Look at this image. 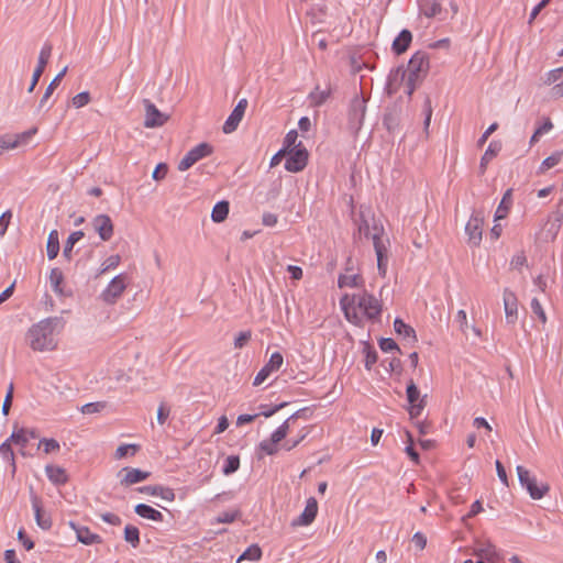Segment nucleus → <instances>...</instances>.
Masks as SVG:
<instances>
[{
	"mask_svg": "<svg viewBox=\"0 0 563 563\" xmlns=\"http://www.w3.org/2000/svg\"><path fill=\"white\" fill-rule=\"evenodd\" d=\"M429 70V58L427 53L417 52L410 58L406 69L397 68L388 78V87L390 91H396L400 82L405 81L406 92L411 96L417 86Z\"/></svg>",
	"mask_w": 563,
	"mask_h": 563,
	"instance_id": "obj_1",
	"label": "nucleus"
},
{
	"mask_svg": "<svg viewBox=\"0 0 563 563\" xmlns=\"http://www.w3.org/2000/svg\"><path fill=\"white\" fill-rule=\"evenodd\" d=\"M62 325L58 318H46L33 324L26 332L27 345L35 352H49L57 347L56 329Z\"/></svg>",
	"mask_w": 563,
	"mask_h": 563,
	"instance_id": "obj_2",
	"label": "nucleus"
},
{
	"mask_svg": "<svg viewBox=\"0 0 563 563\" xmlns=\"http://www.w3.org/2000/svg\"><path fill=\"white\" fill-rule=\"evenodd\" d=\"M341 307L347 320L356 318L360 309L368 319H377L382 312L380 302L371 294L364 291L360 295H344L340 300Z\"/></svg>",
	"mask_w": 563,
	"mask_h": 563,
	"instance_id": "obj_3",
	"label": "nucleus"
},
{
	"mask_svg": "<svg viewBox=\"0 0 563 563\" xmlns=\"http://www.w3.org/2000/svg\"><path fill=\"white\" fill-rule=\"evenodd\" d=\"M307 18L314 27H323L327 32L339 41L342 34H336V31L343 22V16L338 12H330L324 4L312 5L307 11Z\"/></svg>",
	"mask_w": 563,
	"mask_h": 563,
	"instance_id": "obj_4",
	"label": "nucleus"
},
{
	"mask_svg": "<svg viewBox=\"0 0 563 563\" xmlns=\"http://www.w3.org/2000/svg\"><path fill=\"white\" fill-rule=\"evenodd\" d=\"M517 474L520 484L527 489L532 499H541L549 493V484L545 482H538L537 477L523 466H517Z\"/></svg>",
	"mask_w": 563,
	"mask_h": 563,
	"instance_id": "obj_5",
	"label": "nucleus"
},
{
	"mask_svg": "<svg viewBox=\"0 0 563 563\" xmlns=\"http://www.w3.org/2000/svg\"><path fill=\"white\" fill-rule=\"evenodd\" d=\"M213 147L209 143H200L191 148L178 163V170L185 172L192 167L200 159L211 155Z\"/></svg>",
	"mask_w": 563,
	"mask_h": 563,
	"instance_id": "obj_6",
	"label": "nucleus"
},
{
	"mask_svg": "<svg viewBox=\"0 0 563 563\" xmlns=\"http://www.w3.org/2000/svg\"><path fill=\"white\" fill-rule=\"evenodd\" d=\"M407 400L409 402V415L411 418H417L421 415L427 404V395L421 396L420 390L413 380H410L406 389Z\"/></svg>",
	"mask_w": 563,
	"mask_h": 563,
	"instance_id": "obj_7",
	"label": "nucleus"
},
{
	"mask_svg": "<svg viewBox=\"0 0 563 563\" xmlns=\"http://www.w3.org/2000/svg\"><path fill=\"white\" fill-rule=\"evenodd\" d=\"M287 155L288 157L285 163V168L288 172L298 173L306 167L308 162V152L302 146L301 142H299L297 146L287 151Z\"/></svg>",
	"mask_w": 563,
	"mask_h": 563,
	"instance_id": "obj_8",
	"label": "nucleus"
},
{
	"mask_svg": "<svg viewBox=\"0 0 563 563\" xmlns=\"http://www.w3.org/2000/svg\"><path fill=\"white\" fill-rule=\"evenodd\" d=\"M126 288V277L123 274L115 276L102 291L101 298L107 303H114Z\"/></svg>",
	"mask_w": 563,
	"mask_h": 563,
	"instance_id": "obj_9",
	"label": "nucleus"
},
{
	"mask_svg": "<svg viewBox=\"0 0 563 563\" xmlns=\"http://www.w3.org/2000/svg\"><path fill=\"white\" fill-rule=\"evenodd\" d=\"M484 217L481 212H474L465 225L468 243L478 246L482 241Z\"/></svg>",
	"mask_w": 563,
	"mask_h": 563,
	"instance_id": "obj_10",
	"label": "nucleus"
},
{
	"mask_svg": "<svg viewBox=\"0 0 563 563\" xmlns=\"http://www.w3.org/2000/svg\"><path fill=\"white\" fill-rule=\"evenodd\" d=\"M284 363V357L279 352L271 355L269 361L263 366L254 378L253 385L260 386L263 384L272 373L278 371Z\"/></svg>",
	"mask_w": 563,
	"mask_h": 563,
	"instance_id": "obj_11",
	"label": "nucleus"
},
{
	"mask_svg": "<svg viewBox=\"0 0 563 563\" xmlns=\"http://www.w3.org/2000/svg\"><path fill=\"white\" fill-rule=\"evenodd\" d=\"M144 110H145V128H156L162 126L168 119V115L161 112L153 102L148 99L143 100Z\"/></svg>",
	"mask_w": 563,
	"mask_h": 563,
	"instance_id": "obj_12",
	"label": "nucleus"
},
{
	"mask_svg": "<svg viewBox=\"0 0 563 563\" xmlns=\"http://www.w3.org/2000/svg\"><path fill=\"white\" fill-rule=\"evenodd\" d=\"M151 473L133 467H123L118 472V478L122 486H131L150 477Z\"/></svg>",
	"mask_w": 563,
	"mask_h": 563,
	"instance_id": "obj_13",
	"label": "nucleus"
},
{
	"mask_svg": "<svg viewBox=\"0 0 563 563\" xmlns=\"http://www.w3.org/2000/svg\"><path fill=\"white\" fill-rule=\"evenodd\" d=\"M93 230L102 241H109L114 231L113 222L108 214H98L91 220Z\"/></svg>",
	"mask_w": 563,
	"mask_h": 563,
	"instance_id": "obj_14",
	"label": "nucleus"
},
{
	"mask_svg": "<svg viewBox=\"0 0 563 563\" xmlns=\"http://www.w3.org/2000/svg\"><path fill=\"white\" fill-rule=\"evenodd\" d=\"M365 115V100L360 97H354L350 104L349 121L351 128L358 130L362 125Z\"/></svg>",
	"mask_w": 563,
	"mask_h": 563,
	"instance_id": "obj_15",
	"label": "nucleus"
},
{
	"mask_svg": "<svg viewBox=\"0 0 563 563\" xmlns=\"http://www.w3.org/2000/svg\"><path fill=\"white\" fill-rule=\"evenodd\" d=\"M246 107H247L246 99H241L238 102V104L235 106V108L233 109V111L231 112V114L229 115V118L227 119V121L223 124L222 130L224 133L229 134L236 130V128L239 126L240 122L242 121V119L244 117Z\"/></svg>",
	"mask_w": 563,
	"mask_h": 563,
	"instance_id": "obj_16",
	"label": "nucleus"
},
{
	"mask_svg": "<svg viewBox=\"0 0 563 563\" xmlns=\"http://www.w3.org/2000/svg\"><path fill=\"white\" fill-rule=\"evenodd\" d=\"M503 300L506 321L510 324L516 323L518 319V299L516 294L511 291L509 288H505L503 294Z\"/></svg>",
	"mask_w": 563,
	"mask_h": 563,
	"instance_id": "obj_17",
	"label": "nucleus"
},
{
	"mask_svg": "<svg viewBox=\"0 0 563 563\" xmlns=\"http://www.w3.org/2000/svg\"><path fill=\"white\" fill-rule=\"evenodd\" d=\"M51 54H52V45L48 43L44 44V46L42 47V49L40 52L38 63L33 73L31 85L27 89L29 92H32L34 90L35 86L37 85V82H38L42 74L44 73L45 67L49 60Z\"/></svg>",
	"mask_w": 563,
	"mask_h": 563,
	"instance_id": "obj_18",
	"label": "nucleus"
},
{
	"mask_svg": "<svg viewBox=\"0 0 563 563\" xmlns=\"http://www.w3.org/2000/svg\"><path fill=\"white\" fill-rule=\"evenodd\" d=\"M318 514V501L316 498L310 497L307 500L305 510L302 514L292 520L291 526L292 527H300V526H309L316 518Z\"/></svg>",
	"mask_w": 563,
	"mask_h": 563,
	"instance_id": "obj_19",
	"label": "nucleus"
},
{
	"mask_svg": "<svg viewBox=\"0 0 563 563\" xmlns=\"http://www.w3.org/2000/svg\"><path fill=\"white\" fill-rule=\"evenodd\" d=\"M36 133V129L18 135H1L0 136V155L4 151L16 148L23 141L27 140L31 135Z\"/></svg>",
	"mask_w": 563,
	"mask_h": 563,
	"instance_id": "obj_20",
	"label": "nucleus"
},
{
	"mask_svg": "<svg viewBox=\"0 0 563 563\" xmlns=\"http://www.w3.org/2000/svg\"><path fill=\"white\" fill-rule=\"evenodd\" d=\"M31 503L37 526L43 530H49L52 528V518L49 515L44 512L40 497L32 494Z\"/></svg>",
	"mask_w": 563,
	"mask_h": 563,
	"instance_id": "obj_21",
	"label": "nucleus"
},
{
	"mask_svg": "<svg viewBox=\"0 0 563 563\" xmlns=\"http://www.w3.org/2000/svg\"><path fill=\"white\" fill-rule=\"evenodd\" d=\"M474 555L481 558V561L486 560L488 563H498L500 560V555L497 552L496 547L490 542L477 547L474 550Z\"/></svg>",
	"mask_w": 563,
	"mask_h": 563,
	"instance_id": "obj_22",
	"label": "nucleus"
},
{
	"mask_svg": "<svg viewBox=\"0 0 563 563\" xmlns=\"http://www.w3.org/2000/svg\"><path fill=\"white\" fill-rule=\"evenodd\" d=\"M71 528L75 530L77 540L86 545L101 543L102 539L99 534L92 533L87 527L77 526L70 522Z\"/></svg>",
	"mask_w": 563,
	"mask_h": 563,
	"instance_id": "obj_23",
	"label": "nucleus"
},
{
	"mask_svg": "<svg viewBox=\"0 0 563 563\" xmlns=\"http://www.w3.org/2000/svg\"><path fill=\"white\" fill-rule=\"evenodd\" d=\"M374 249L377 256V267L382 275L386 274L387 269V249L384 245L382 239L375 234L373 236Z\"/></svg>",
	"mask_w": 563,
	"mask_h": 563,
	"instance_id": "obj_24",
	"label": "nucleus"
},
{
	"mask_svg": "<svg viewBox=\"0 0 563 563\" xmlns=\"http://www.w3.org/2000/svg\"><path fill=\"white\" fill-rule=\"evenodd\" d=\"M139 492L152 496H159L162 499L167 501H173L175 499V493L172 488L159 485L143 486L139 488Z\"/></svg>",
	"mask_w": 563,
	"mask_h": 563,
	"instance_id": "obj_25",
	"label": "nucleus"
},
{
	"mask_svg": "<svg viewBox=\"0 0 563 563\" xmlns=\"http://www.w3.org/2000/svg\"><path fill=\"white\" fill-rule=\"evenodd\" d=\"M45 473L54 485H65L68 482L66 470L57 465H46Z\"/></svg>",
	"mask_w": 563,
	"mask_h": 563,
	"instance_id": "obj_26",
	"label": "nucleus"
},
{
	"mask_svg": "<svg viewBox=\"0 0 563 563\" xmlns=\"http://www.w3.org/2000/svg\"><path fill=\"white\" fill-rule=\"evenodd\" d=\"M501 151V142L500 141H492L485 151L484 155L481 158L479 164V173L484 174L486 172L488 163L498 155Z\"/></svg>",
	"mask_w": 563,
	"mask_h": 563,
	"instance_id": "obj_27",
	"label": "nucleus"
},
{
	"mask_svg": "<svg viewBox=\"0 0 563 563\" xmlns=\"http://www.w3.org/2000/svg\"><path fill=\"white\" fill-rule=\"evenodd\" d=\"M412 41V34L408 30H402L393 42V49L400 55L407 51Z\"/></svg>",
	"mask_w": 563,
	"mask_h": 563,
	"instance_id": "obj_28",
	"label": "nucleus"
},
{
	"mask_svg": "<svg viewBox=\"0 0 563 563\" xmlns=\"http://www.w3.org/2000/svg\"><path fill=\"white\" fill-rule=\"evenodd\" d=\"M134 511L142 518L150 519L153 521H163L162 512L148 505L139 504L135 506Z\"/></svg>",
	"mask_w": 563,
	"mask_h": 563,
	"instance_id": "obj_29",
	"label": "nucleus"
},
{
	"mask_svg": "<svg viewBox=\"0 0 563 563\" xmlns=\"http://www.w3.org/2000/svg\"><path fill=\"white\" fill-rule=\"evenodd\" d=\"M442 0H420V12L427 18H433L441 12Z\"/></svg>",
	"mask_w": 563,
	"mask_h": 563,
	"instance_id": "obj_30",
	"label": "nucleus"
},
{
	"mask_svg": "<svg viewBox=\"0 0 563 563\" xmlns=\"http://www.w3.org/2000/svg\"><path fill=\"white\" fill-rule=\"evenodd\" d=\"M330 95V88L321 90L319 86H316V88L309 93L308 99L312 107H320L328 100Z\"/></svg>",
	"mask_w": 563,
	"mask_h": 563,
	"instance_id": "obj_31",
	"label": "nucleus"
},
{
	"mask_svg": "<svg viewBox=\"0 0 563 563\" xmlns=\"http://www.w3.org/2000/svg\"><path fill=\"white\" fill-rule=\"evenodd\" d=\"M67 73V67H64L57 75L56 77L51 81V84L48 85V87L46 88V91L44 93V96L42 97L40 103H38V109H43L48 100V98L52 96L53 91L56 89V87L59 85L60 80L63 79V77L66 75Z\"/></svg>",
	"mask_w": 563,
	"mask_h": 563,
	"instance_id": "obj_32",
	"label": "nucleus"
},
{
	"mask_svg": "<svg viewBox=\"0 0 563 563\" xmlns=\"http://www.w3.org/2000/svg\"><path fill=\"white\" fill-rule=\"evenodd\" d=\"M47 256L49 260H54L59 252V239L57 230H52L47 238L46 244Z\"/></svg>",
	"mask_w": 563,
	"mask_h": 563,
	"instance_id": "obj_33",
	"label": "nucleus"
},
{
	"mask_svg": "<svg viewBox=\"0 0 563 563\" xmlns=\"http://www.w3.org/2000/svg\"><path fill=\"white\" fill-rule=\"evenodd\" d=\"M85 233L82 231H75L73 232L67 241L65 242L64 250H63V256L70 261L71 260V252L74 249V245L80 241L84 238Z\"/></svg>",
	"mask_w": 563,
	"mask_h": 563,
	"instance_id": "obj_34",
	"label": "nucleus"
},
{
	"mask_svg": "<svg viewBox=\"0 0 563 563\" xmlns=\"http://www.w3.org/2000/svg\"><path fill=\"white\" fill-rule=\"evenodd\" d=\"M228 214H229V202L220 201L213 207L211 218L214 222L220 223L227 219Z\"/></svg>",
	"mask_w": 563,
	"mask_h": 563,
	"instance_id": "obj_35",
	"label": "nucleus"
},
{
	"mask_svg": "<svg viewBox=\"0 0 563 563\" xmlns=\"http://www.w3.org/2000/svg\"><path fill=\"white\" fill-rule=\"evenodd\" d=\"M64 282L63 272L59 268H53L49 273V284L52 289L58 294L63 295L62 284Z\"/></svg>",
	"mask_w": 563,
	"mask_h": 563,
	"instance_id": "obj_36",
	"label": "nucleus"
},
{
	"mask_svg": "<svg viewBox=\"0 0 563 563\" xmlns=\"http://www.w3.org/2000/svg\"><path fill=\"white\" fill-rule=\"evenodd\" d=\"M562 158H563V152L562 151L554 152L552 155L547 157L541 163V165L539 167V173L543 174L547 170H549L550 168H553L554 166H556L562 161Z\"/></svg>",
	"mask_w": 563,
	"mask_h": 563,
	"instance_id": "obj_37",
	"label": "nucleus"
},
{
	"mask_svg": "<svg viewBox=\"0 0 563 563\" xmlns=\"http://www.w3.org/2000/svg\"><path fill=\"white\" fill-rule=\"evenodd\" d=\"M338 285L340 288L343 287H361L363 285V279L360 275H340Z\"/></svg>",
	"mask_w": 563,
	"mask_h": 563,
	"instance_id": "obj_38",
	"label": "nucleus"
},
{
	"mask_svg": "<svg viewBox=\"0 0 563 563\" xmlns=\"http://www.w3.org/2000/svg\"><path fill=\"white\" fill-rule=\"evenodd\" d=\"M512 200H511V189H508L496 210V219H503L507 216L508 210L510 208Z\"/></svg>",
	"mask_w": 563,
	"mask_h": 563,
	"instance_id": "obj_39",
	"label": "nucleus"
},
{
	"mask_svg": "<svg viewBox=\"0 0 563 563\" xmlns=\"http://www.w3.org/2000/svg\"><path fill=\"white\" fill-rule=\"evenodd\" d=\"M394 329L398 334L404 335L405 338H411L416 341L415 330L410 325L406 324L401 319H396L394 321Z\"/></svg>",
	"mask_w": 563,
	"mask_h": 563,
	"instance_id": "obj_40",
	"label": "nucleus"
},
{
	"mask_svg": "<svg viewBox=\"0 0 563 563\" xmlns=\"http://www.w3.org/2000/svg\"><path fill=\"white\" fill-rule=\"evenodd\" d=\"M124 540L129 542L133 548H136L140 543V531L135 526L128 525L124 528Z\"/></svg>",
	"mask_w": 563,
	"mask_h": 563,
	"instance_id": "obj_41",
	"label": "nucleus"
},
{
	"mask_svg": "<svg viewBox=\"0 0 563 563\" xmlns=\"http://www.w3.org/2000/svg\"><path fill=\"white\" fill-rule=\"evenodd\" d=\"M456 322L459 323L461 331L466 334V330L470 328V325L467 323V317H466V312L464 310L457 311ZM471 329L475 333L476 336H481V331L477 328L472 325Z\"/></svg>",
	"mask_w": 563,
	"mask_h": 563,
	"instance_id": "obj_42",
	"label": "nucleus"
},
{
	"mask_svg": "<svg viewBox=\"0 0 563 563\" xmlns=\"http://www.w3.org/2000/svg\"><path fill=\"white\" fill-rule=\"evenodd\" d=\"M9 439L15 444L25 446L29 442L27 429L21 428L19 430H14Z\"/></svg>",
	"mask_w": 563,
	"mask_h": 563,
	"instance_id": "obj_43",
	"label": "nucleus"
},
{
	"mask_svg": "<svg viewBox=\"0 0 563 563\" xmlns=\"http://www.w3.org/2000/svg\"><path fill=\"white\" fill-rule=\"evenodd\" d=\"M553 128V124L551 122L550 119H547L545 122L540 125L536 131L534 133L532 134L531 139H530V145H533L534 143H537L539 141V139L548 133L551 129Z\"/></svg>",
	"mask_w": 563,
	"mask_h": 563,
	"instance_id": "obj_44",
	"label": "nucleus"
},
{
	"mask_svg": "<svg viewBox=\"0 0 563 563\" xmlns=\"http://www.w3.org/2000/svg\"><path fill=\"white\" fill-rule=\"evenodd\" d=\"M240 467V459L235 455H230L225 460V464L223 466V473L225 475H230L234 472H236Z\"/></svg>",
	"mask_w": 563,
	"mask_h": 563,
	"instance_id": "obj_45",
	"label": "nucleus"
},
{
	"mask_svg": "<svg viewBox=\"0 0 563 563\" xmlns=\"http://www.w3.org/2000/svg\"><path fill=\"white\" fill-rule=\"evenodd\" d=\"M262 551L258 545H251L238 560L241 562L243 560L256 561L261 558Z\"/></svg>",
	"mask_w": 563,
	"mask_h": 563,
	"instance_id": "obj_46",
	"label": "nucleus"
},
{
	"mask_svg": "<svg viewBox=\"0 0 563 563\" xmlns=\"http://www.w3.org/2000/svg\"><path fill=\"white\" fill-rule=\"evenodd\" d=\"M139 451V445L136 444H122L115 451V459H123L128 454L134 455Z\"/></svg>",
	"mask_w": 563,
	"mask_h": 563,
	"instance_id": "obj_47",
	"label": "nucleus"
},
{
	"mask_svg": "<svg viewBox=\"0 0 563 563\" xmlns=\"http://www.w3.org/2000/svg\"><path fill=\"white\" fill-rule=\"evenodd\" d=\"M121 257L120 255H111L109 256L102 264L99 271V275L104 274L109 269L115 268L120 264Z\"/></svg>",
	"mask_w": 563,
	"mask_h": 563,
	"instance_id": "obj_48",
	"label": "nucleus"
},
{
	"mask_svg": "<svg viewBox=\"0 0 563 563\" xmlns=\"http://www.w3.org/2000/svg\"><path fill=\"white\" fill-rule=\"evenodd\" d=\"M286 406H287V402H282V404L275 405L273 407H269L268 405H261L260 406L261 411L257 415L264 416L265 418H269Z\"/></svg>",
	"mask_w": 563,
	"mask_h": 563,
	"instance_id": "obj_49",
	"label": "nucleus"
},
{
	"mask_svg": "<svg viewBox=\"0 0 563 563\" xmlns=\"http://www.w3.org/2000/svg\"><path fill=\"white\" fill-rule=\"evenodd\" d=\"M90 93L88 91H84L73 97L71 103L75 108L79 109L87 106L90 102Z\"/></svg>",
	"mask_w": 563,
	"mask_h": 563,
	"instance_id": "obj_50",
	"label": "nucleus"
},
{
	"mask_svg": "<svg viewBox=\"0 0 563 563\" xmlns=\"http://www.w3.org/2000/svg\"><path fill=\"white\" fill-rule=\"evenodd\" d=\"M38 446L40 448L43 446L44 452L46 454H48L51 452H56L60 448L59 443L55 439H46V438H44L40 441Z\"/></svg>",
	"mask_w": 563,
	"mask_h": 563,
	"instance_id": "obj_51",
	"label": "nucleus"
},
{
	"mask_svg": "<svg viewBox=\"0 0 563 563\" xmlns=\"http://www.w3.org/2000/svg\"><path fill=\"white\" fill-rule=\"evenodd\" d=\"M11 440L8 439L5 442H3L1 445H0V454L4 457V459H8V460H11L12 461V466H13V471L15 470V464H14V453L12 451V448H11V444H10Z\"/></svg>",
	"mask_w": 563,
	"mask_h": 563,
	"instance_id": "obj_52",
	"label": "nucleus"
},
{
	"mask_svg": "<svg viewBox=\"0 0 563 563\" xmlns=\"http://www.w3.org/2000/svg\"><path fill=\"white\" fill-rule=\"evenodd\" d=\"M324 32H327V30H324L323 27H318L312 33V41L317 42L318 47L322 51L327 49V47H328L327 40L322 36V33H324Z\"/></svg>",
	"mask_w": 563,
	"mask_h": 563,
	"instance_id": "obj_53",
	"label": "nucleus"
},
{
	"mask_svg": "<svg viewBox=\"0 0 563 563\" xmlns=\"http://www.w3.org/2000/svg\"><path fill=\"white\" fill-rule=\"evenodd\" d=\"M531 310L534 314L538 316V318L541 320L542 323L547 322V314H545L540 301L537 298H533L531 300Z\"/></svg>",
	"mask_w": 563,
	"mask_h": 563,
	"instance_id": "obj_54",
	"label": "nucleus"
},
{
	"mask_svg": "<svg viewBox=\"0 0 563 563\" xmlns=\"http://www.w3.org/2000/svg\"><path fill=\"white\" fill-rule=\"evenodd\" d=\"M527 265V256L525 255L523 252H520L518 254H516L512 258H511V262H510V267L512 269H521V267L526 266Z\"/></svg>",
	"mask_w": 563,
	"mask_h": 563,
	"instance_id": "obj_55",
	"label": "nucleus"
},
{
	"mask_svg": "<svg viewBox=\"0 0 563 563\" xmlns=\"http://www.w3.org/2000/svg\"><path fill=\"white\" fill-rule=\"evenodd\" d=\"M11 218H12V212L10 210H7L5 212H3L1 214V217H0V238H2L5 234L8 227L10 224Z\"/></svg>",
	"mask_w": 563,
	"mask_h": 563,
	"instance_id": "obj_56",
	"label": "nucleus"
},
{
	"mask_svg": "<svg viewBox=\"0 0 563 563\" xmlns=\"http://www.w3.org/2000/svg\"><path fill=\"white\" fill-rule=\"evenodd\" d=\"M297 139H298L297 131L296 130L289 131L285 136V141H284L285 148L284 150L289 151L290 148L297 146L298 145V144H296Z\"/></svg>",
	"mask_w": 563,
	"mask_h": 563,
	"instance_id": "obj_57",
	"label": "nucleus"
},
{
	"mask_svg": "<svg viewBox=\"0 0 563 563\" xmlns=\"http://www.w3.org/2000/svg\"><path fill=\"white\" fill-rule=\"evenodd\" d=\"M260 448L268 455H274L278 451L277 443L268 440H264L261 442Z\"/></svg>",
	"mask_w": 563,
	"mask_h": 563,
	"instance_id": "obj_58",
	"label": "nucleus"
},
{
	"mask_svg": "<svg viewBox=\"0 0 563 563\" xmlns=\"http://www.w3.org/2000/svg\"><path fill=\"white\" fill-rule=\"evenodd\" d=\"M301 411L302 410H299V411L295 412L294 415H291L288 419H286L284 421V423L282 426H279L277 428V430H279L286 437L288 434V431L290 429L292 421L300 416Z\"/></svg>",
	"mask_w": 563,
	"mask_h": 563,
	"instance_id": "obj_59",
	"label": "nucleus"
},
{
	"mask_svg": "<svg viewBox=\"0 0 563 563\" xmlns=\"http://www.w3.org/2000/svg\"><path fill=\"white\" fill-rule=\"evenodd\" d=\"M562 75H563V67L552 69L551 71L548 73L544 84L552 85L555 81H558L559 79H561Z\"/></svg>",
	"mask_w": 563,
	"mask_h": 563,
	"instance_id": "obj_60",
	"label": "nucleus"
},
{
	"mask_svg": "<svg viewBox=\"0 0 563 563\" xmlns=\"http://www.w3.org/2000/svg\"><path fill=\"white\" fill-rule=\"evenodd\" d=\"M379 347L384 352H390V351H394V350L399 351L398 345L396 344V342L393 339H389V338L382 339L380 342H379Z\"/></svg>",
	"mask_w": 563,
	"mask_h": 563,
	"instance_id": "obj_61",
	"label": "nucleus"
},
{
	"mask_svg": "<svg viewBox=\"0 0 563 563\" xmlns=\"http://www.w3.org/2000/svg\"><path fill=\"white\" fill-rule=\"evenodd\" d=\"M550 222L552 223V227H555V232H559L563 222V211H554L550 218Z\"/></svg>",
	"mask_w": 563,
	"mask_h": 563,
	"instance_id": "obj_62",
	"label": "nucleus"
},
{
	"mask_svg": "<svg viewBox=\"0 0 563 563\" xmlns=\"http://www.w3.org/2000/svg\"><path fill=\"white\" fill-rule=\"evenodd\" d=\"M167 170H168V167L165 163H159L156 168L154 169L153 174H152V177L155 179V180H161L163 178H165L166 174H167Z\"/></svg>",
	"mask_w": 563,
	"mask_h": 563,
	"instance_id": "obj_63",
	"label": "nucleus"
},
{
	"mask_svg": "<svg viewBox=\"0 0 563 563\" xmlns=\"http://www.w3.org/2000/svg\"><path fill=\"white\" fill-rule=\"evenodd\" d=\"M250 339H251V332L250 331L240 332L239 335L235 338L234 346L236 349H242L247 343V341Z\"/></svg>",
	"mask_w": 563,
	"mask_h": 563,
	"instance_id": "obj_64",
	"label": "nucleus"
}]
</instances>
